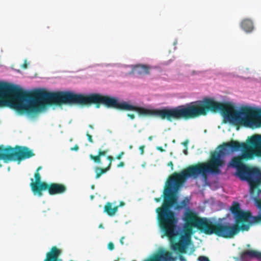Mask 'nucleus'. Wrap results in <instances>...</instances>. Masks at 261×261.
I'll list each match as a JSON object with an SVG mask.
<instances>
[{"label": "nucleus", "instance_id": "nucleus-1", "mask_svg": "<svg viewBox=\"0 0 261 261\" xmlns=\"http://www.w3.org/2000/svg\"><path fill=\"white\" fill-rule=\"evenodd\" d=\"M167 187V181L164 191V202L161 207L156 209L158 220L160 228L163 232L162 237H167L171 244L172 249L176 252L185 253L189 245L191 243L193 228L196 227L206 234L216 236L223 238L229 239L234 237L240 231H248L251 226V213L241 210L238 202H233L230 208L233 215L235 224L231 225L228 223H222L213 222L206 218H199L193 212L186 213L184 217L185 224L182 230L179 232L177 229L178 219L174 212L170 208L177 202L175 190L173 187L174 193L175 202L172 205L168 203L165 205V199L169 200V197H165V191Z\"/></svg>", "mask_w": 261, "mask_h": 261}, {"label": "nucleus", "instance_id": "nucleus-2", "mask_svg": "<svg viewBox=\"0 0 261 261\" xmlns=\"http://www.w3.org/2000/svg\"><path fill=\"white\" fill-rule=\"evenodd\" d=\"M249 143L252 147L234 140L224 143L218 146V151H215L211 154L207 162L198 163L188 166L179 173H173L167 180L165 197L168 196L170 198L169 200L165 199V205L168 203L171 205L175 202L173 187L178 190L188 178L197 179L200 175L206 178L208 173L220 174V168L225 165L222 156L241 150H242V154L233 157L228 166L237 169L236 174L241 180L247 181L250 193L254 194L256 189L261 184V173L258 169L251 168L244 164L243 160H251L254 156H261V135L253 136L249 139Z\"/></svg>", "mask_w": 261, "mask_h": 261}, {"label": "nucleus", "instance_id": "nucleus-3", "mask_svg": "<svg viewBox=\"0 0 261 261\" xmlns=\"http://www.w3.org/2000/svg\"><path fill=\"white\" fill-rule=\"evenodd\" d=\"M66 104L82 106H89L94 104L97 108L102 104L107 108L120 110L134 111L140 116H156L170 122L173 120H188L200 116H205L208 111H219L230 121L248 126V107H242L238 111L236 110L230 103H221L208 98H204L203 100L196 101L173 108L149 109L135 106L125 101L120 102L116 98L102 95L99 93L86 94L66 91Z\"/></svg>", "mask_w": 261, "mask_h": 261}, {"label": "nucleus", "instance_id": "nucleus-4", "mask_svg": "<svg viewBox=\"0 0 261 261\" xmlns=\"http://www.w3.org/2000/svg\"><path fill=\"white\" fill-rule=\"evenodd\" d=\"M0 94L5 95L10 107L20 113L36 114L46 105L65 103V91L50 92L38 89L28 92L17 86L0 83Z\"/></svg>", "mask_w": 261, "mask_h": 261}, {"label": "nucleus", "instance_id": "nucleus-5", "mask_svg": "<svg viewBox=\"0 0 261 261\" xmlns=\"http://www.w3.org/2000/svg\"><path fill=\"white\" fill-rule=\"evenodd\" d=\"M35 156L33 150L27 146L16 145L14 147L11 146L4 147L0 145V160L5 163L12 161H17L20 163L22 161Z\"/></svg>", "mask_w": 261, "mask_h": 261}, {"label": "nucleus", "instance_id": "nucleus-6", "mask_svg": "<svg viewBox=\"0 0 261 261\" xmlns=\"http://www.w3.org/2000/svg\"><path fill=\"white\" fill-rule=\"evenodd\" d=\"M41 188V192L42 191L47 190L48 193L51 195L61 194L65 191V187L63 185L56 183H43Z\"/></svg>", "mask_w": 261, "mask_h": 261}, {"label": "nucleus", "instance_id": "nucleus-7", "mask_svg": "<svg viewBox=\"0 0 261 261\" xmlns=\"http://www.w3.org/2000/svg\"><path fill=\"white\" fill-rule=\"evenodd\" d=\"M34 177L35 181H34L33 178L31 179V182L30 183V187L31 190L34 195H37L39 197H41L43 195L42 192H41V185L43 183H46L45 182L41 181V176L39 173L35 172L34 174Z\"/></svg>", "mask_w": 261, "mask_h": 261}, {"label": "nucleus", "instance_id": "nucleus-8", "mask_svg": "<svg viewBox=\"0 0 261 261\" xmlns=\"http://www.w3.org/2000/svg\"><path fill=\"white\" fill-rule=\"evenodd\" d=\"M172 259V253L169 251L158 252L143 261H169ZM136 261V260H132Z\"/></svg>", "mask_w": 261, "mask_h": 261}, {"label": "nucleus", "instance_id": "nucleus-9", "mask_svg": "<svg viewBox=\"0 0 261 261\" xmlns=\"http://www.w3.org/2000/svg\"><path fill=\"white\" fill-rule=\"evenodd\" d=\"M61 252V250L56 246L53 247L50 251L46 253L44 261H61L59 258Z\"/></svg>", "mask_w": 261, "mask_h": 261}, {"label": "nucleus", "instance_id": "nucleus-10", "mask_svg": "<svg viewBox=\"0 0 261 261\" xmlns=\"http://www.w3.org/2000/svg\"><path fill=\"white\" fill-rule=\"evenodd\" d=\"M151 67L146 65H138L133 68L134 72L139 75H146L149 74V70Z\"/></svg>", "mask_w": 261, "mask_h": 261}, {"label": "nucleus", "instance_id": "nucleus-11", "mask_svg": "<svg viewBox=\"0 0 261 261\" xmlns=\"http://www.w3.org/2000/svg\"><path fill=\"white\" fill-rule=\"evenodd\" d=\"M253 196H255L254 200L256 206L260 210V215L257 216H253L251 215V225L253 224L257 223L261 221V199L257 198L258 196H257V192H256L255 195H254Z\"/></svg>", "mask_w": 261, "mask_h": 261}, {"label": "nucleus", "instance_id": "nucleus-12", "mask_svg": "<svg viewBox=\"0 0 261 261\" xmlns=\"http://www.w3.org/2000/svg\"><path fill=\"white\" fill-rule=\"evenodd\" d=\"M241 27L246 33H250L254 29L252 20L248 18H245L242 21Z\"/></svg>", "mask_w": 261, "mask_h": 261}, {"label": "nucleus", "instance_id": "nucleus-13", "mask_svg": "<svg viewBox=\"0 0 261 261\" xmlns=\"http://www.w3.org/2000/svg\"><path fill=\"white\" fill-rule=\"evenodd\" d=\"M118 206L112 207V204L111 202H107L104 207V212L110 216H113L117 212Z\"/></svg>", "mask_w": 261, "mask_h": 261}, {"label": "nucleus", "instance_id": "nucleus-14", "mask_svg": "<svg viewBox=\"0 0 261 261\" xmlns=\"http://www.w3.org/2000/svg\"><path fill=\"white\" fill-rule=\"evenodd\" d=\"M109 152V149H106L102 150L99 149L97 155H93L90 154V158L93 160L95 163L100 164L101 163V156H105L107 153Z\"/></svg>", "mask_w": 261, "mask_h": 261}, {"label": "nucleus", "instance_id": "nucleus-15", "mask_svg": "<svg viewBox=\"0 0 261 261\" xmlns=\"http://www.w3.org/2000/svg\"><path fill=\"white\" fill-rule=\"evenodd\" d=\"M242 257L248 256L250 257H254L257 259H261V252L253 250H246L242 253Z\"/></svg>", "mask_w": 261, "mask_h": 261}, {"label": "nucleus", "instance_id": "nucleus-16", "mask_svg": "<svg viewBox=\"0 0 261 261\" xmlns=\"http://www.w3.org/2000/svg\"><path fill=\"white\" fill-rule=\"evenodd\" d=\"M110 167L107 166L105 168H102L99 167H96L94 168L95 172L96 173L95 178H99L101 175L105 173H106L110 169Z\"/></svg>", "mask_w": 261, "mask_h": 261}, {"label": "nucleus", "instance_id": "nucleus-17", "mask_svg": "<svg viewBox=\"0 0 261 261\" xmlns=\"http://www.w3.org/2000/svg\"><path fill=\"white\" fill-rule=\"evenodd\" d=\"M107 159L109 161V163L108 165V166H109V167H111V166H112V161L113 160V156H111V155H108L107 156Z\"/></svg>", "mask_w": 261, "mask_h": 261}, {"label": "nucleus", "instance_id": "nucleus-18", "mask_svg": "<svg viewBox=\"0 0 261 261\" xmlns=\"http://www.w3.org/2000/svg\"><path fill=\"white\" fill-rule=\"evenodd\" d=\"M199 261H210L208 258L204 256H200L198 257Z\"/></svg>", "mask_w": 261, "mask_h": 261}, {"label": "nucleus", "instance_id": "nucleus-19", "mask_svg": "<svg viewBox=\"0 0 261 261\" xmlns=\"http://www.w3.org/2000/svg\"><path fill=\"white\" fill-rule=\"evenodd\" d=\"M259 186H259L257 187V188L256 189V190H255V193H254V194H252H252H251V193H250V195H251V196H254V195H255V193H256V192H257V196H259V195L261 193V189H258V188ZM249 192H250V190H249Z\"/></svg>", "mask_w": 261, "mask_h": 261}, {"label": "nucleus", "instance_id": "nucleus-20", "mask_svg": "<svg viewBox=\"0 0 261 261\" xmlns=\"http://www.w3.org/2000/svg\"><path fill=\"white\" fill-rule=\"evenodd\" d=\"M108 248L110 250H113L114 249V245L112 242H109L108 245Z\"/></svg>", "mask_w": 261, "mask_h": 261}, {"label": "nucleus", "instance_id": "nucleus-21", "mask_svg": "<svg viewBox=\"0 0 261 261\" xmlns=\"http://www.w3.org/2000/svg\"><path fill=\"white\" fill-rule=\"evenodd\" d=\"M86 136H87V137L88 138V141L90 143H93V139H92V136L91 135H90L88 132L87 133Z\"/></svg>", "mask_w": 261, "mask_h": 261}, {"label": "nucleus", "instance_id": "nucleus-22", "mask_svg": "<svg viewBox=\"0 0 261 261\" xmlns=\"http://www.w3.org/2000/svg\"><path fill=\"white\" fill-rule=\"evenodd\" d=\"M124 154V152L123 151H121L119 154H118L116 158L117 159V160H120L122 156Z\"/></svg>", "mask_w": 261, "mask_h": 261}, {"label": "nucleus", "instance_id": "nucleus-23", "mask_svg": "<svg viewBox=\"0 0 261 261\" xmlns=\"http://www.w3.org/2000/svg\"><path fill=\"white\" fill-rule=\"evenodd\" d=\"M79 148L77 145H75L73 147L70 148V150L72 151H77Z\"/></svg>", "mask_w": 261, "mask_h": 261}, {"label": "nucleus", "instance_id": "nucleus-24", "mask_svg": "<svg viewBox=\"0 0 261 261\" xmlns=\"http://www.w3.org/2000/svg\"><path fill=\"white\" fill-rule=\"evenodd\" d=\"M5 105V101L3 100L2 97L0 96V107L3 106Z\"/></svg>", "mask_w": 261, "mask_h": 261}, {"label": "nucleus", "instance_id": "nucleus-25", "mask_svg": "<svg viewBox=\"0 0 261 261\" xmlns=\"http://www.w3.org/2000/svg\"><path fill=\"white\" fill-rule=\"evenodd\" d=\"M144 148H145V146L144 145H142L139 147V149L141 151V154H143L144 153Z\"/></svg>", "mask_w": 261, "mask_h": 261}, {"label": "nucleus", "instance_id": "nucleus-26", "mask_svg": "<svg viewBox=\"0 0 261 261\" xmlns=\"http://www.w3.org/2000/svg\"><path fill=\"white\" fill-rule=\"evenodd\" d=\"M127 116L132 120L134 119L135 118V115L133 114H127Z\"/></svg>", "mask_w": 261, "mask_h": 261}, {"label": "nucleus", "instance_id": "nucleus-27", "mask_svg": "<svg viewBox=\"0 0 261 261\" xmlns=\"http://www.w3.org/2000/svg\"><path fill=\"white\" fill-rule=\"evenodd\" d=\"M124 166V163L123 162H120L117 166L118 168L123 167Z\"/></svg>", "mask_w": 261, "mask_h": 261}, {"label": "nucleus", "instance_id": "nucleus-28", "mask_svg": "<svg viewBox=\"0 0 261 261\" xmlns=\"http://www.w3.org/2000/svg\"><path fill=\"white\" fill-rule=\"evenodd\" d=\"M179 259L180 261H186V258H185V257L184 256H182V255H179Z\"/></svg>", "mask_w": 261, "mask_h": 261}, {"label": "nucleus", "instance_id": "nucleus-29", "mask_svg": "<svg viewBox=\"0 0 261 261\" xmlns=\"http://www.w3.org/2000/svg\"><path fill=\"white\" fill-rule=\"evenodd\" d=\"M27 66H28V65H27V62L25 61L24 62V63L23 64L22 67L23 68L25 69V68H27Z\"/></svg>", "mask_w": 261, "mask_h": 261}, {"label": "nucleus", "instance_id": "nucleus-30", "mask_svg": "<svg viewBox=\"0 0 261 261\" xmlns=\"http://www.w3.org/2000/svg\"><path fill=\"white\" fill-rule=\"evenodd\" d=\"M124 239V237H122L121 238H120V242L121 243V245H123L124 244V242H123V240Z\"/></svg>", "mask_w": 261, "mask_h": 261}, {"label": "nucleus", "instance_id": "nucleus-31", "mask_svg": "<svg viewBox=\"0 0 261 261\" xmlns=\"http://www.w3.org/2000/svg\"><path fill=\"white\" fill-rule=\"evenodd\" d=\"M168 166H170L171 167V168L172 169H173V164L172 162H170L168 164Z\"/></svg>", "mask_w": 261, "mask_h": 261}, {"label": "nucleus", "instance_id": "nucleus-32", "mask_svg": "<svg viewBox=\"0 0 261 261\" xmlns=\"http://www.w3.org/2000/svg\"><path fill=\"white\" fill-rule=\"evenodd\" d=\"M42 169V167L41 166H39L37 168V169H36V172H37V173H39V171L40 170H41Z\"/></svg>", "mask_w": 261, "mask_h": 261}, {"label": "nucleus", "instance_id": "nucleus-33", "mask_svg": "<svg viewBox=\"0 0 261 261\" xmlns=\"http://www.w3.org/2000/svg\"><path fill=\"white\" fill-rule=\"evenodd\" d=\"M161 199L159 198H155V200L156 201V202H159L160 201Z\"/></svg>", "mask_w": 261, "mask_h": 261}, {"label": "nucleus", "instance_id": "nucleus-34", "mask_svg": "<svg viewBox=\"0 0 261 261\" xmlns=\"http://www.w3.org/2000/svg\"><path fill=\"white\" fill-rule=\"evenodd\" d=\"M89 127L90 128H91V129H93V128H94V127H93V126L92 125H91V124H89Z\"/></svg>", "mask_w": 261, "mask_h": 261}, {"label": "nucleus", "instance_id": "nucleus-35", "mask_svg": "<svg viewBox=\"0 0 261 261\" xmlns=\"http://www.w3.org/2000/svg\"><path fill=\"white\" fill-rule=\"evenodd\" d=\"M124 204V202H121L120 203V205H123Z\"/></svg>", "mask_w": 261, "mask_h": 261}, {"label": "nucleus", "instance_id": "nucleus-36", "mask_svg": "<svg viewBox=\"0 0 261 261\" xmlns=\"http://www.w3.org/2000/svg\"><path fill=\"white\" fill-rule=\"evenodd\" d=\"M159 149H160V150L162 151L163 150V149L161 147H159Z\"/></svg>", "mask_w": 261, "mask_h": 261}, {"label": "nucleus", "instance_id": "nucleus-37", "mask_svg": "<svg viewBox=\"0 0 261 261\" xmlns=\"http://www.w3.org/2000/svg\"><path fill=\"white\" fill-rule=\"evenodd\" d=\"M91 188H92V189H94V185H92V186H91Z\"/></svg>", "mask_w": 261, "mask_h": 261}, {"label": "nucleus", "instance_id": "nucleus-38", "mask_svg": "<svg viewBox=\"0 0 261 261\" xmlns=\"http://www.w3.org/2000/svg\"><path fill=\"white\" fill-rule=\"evenodd\" d=\"M184 153H185L186 154H187V150H185V151H184Z\"/></svg>", "mask_w": 261, "mask_h": 261}, {"label": "nucleus", "instance_id": "nucleus-39", "mask_svg": "<svg viewBox=\"0 0 261 261\" xmlns=\"http://www.w3.org/2000/svg\"><path fill=\"white\" fill-rule=\"evenodd\" d=\"M93 197H94V196H91V199H93Z\"/></svg>", "mask_w": 261, "mask_h": 261}, {"label": "nucleus", "instance_id": "nucleus-40", "mask_svg": "<svg viewBox=\"0 0 261 261\" xmlns=\"http://www.w3.org/2000/svg\"><path fill=\"white\" fill-rule=\"evenodd\" d=\"M99 227H102V224H100V225H99Z\"/></svg>", "mask_w": 261, "mask_h": 261}, {"label": "nucleus", "instance_id": "nucleus-41", "mask_svg": "<svg viewBox=\"0 0 261 261\" xmlns=\"http://www.w3.org/2000/svg\"><path fill=\"white\" fill-rule=\"evenodd\" d=\"M149 139L150 140H151V137H150L149 138Z\"/></svg>", "mask_w": 261, "mask_h": 261}]
</instances>
